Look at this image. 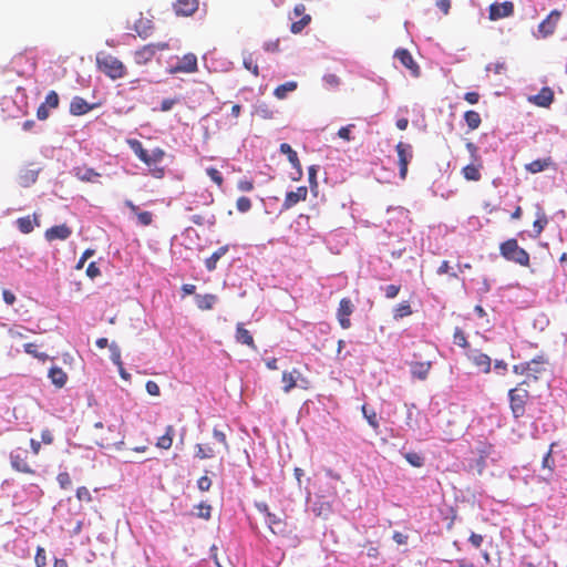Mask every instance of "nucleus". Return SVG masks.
Listing matches in <instances>:
<instances>
[{
	"instance_id": "nucleus-1",
	"label": "nucleus",
	"mask_w": 567,
	"mask_h": 567,
	"mask_svg": "<svg viewBox=\"0 0 567 567\" xmlns=\"http://www.w3.org/2000/svg\"><path fill=\"white\" fill-rule=\"evenodd\" d=\"M97 69L112 80H118L125 76L126 68L117 58L106 53L96 54Z\"/></svg>"
},
{
	"instance_id": "nucleus-2",
	"label": "nucleus",
	"mask_w": 567,
	"mask_h": 567,
	"mask_svg": "<svg viewBox=\"0 0 567 567\" xmlns=\"http://www.w3.org/2000/svg\"><path fill=\"white\" fill-rule=\"evenodd\" d=\"M501 255L508 261L516 262L520 266L529 265L528 252L518 246L516 239H508L499 247Z\"/></svg>"
},
{
	"instance_id": "nucleus-3",
	"label": "nucleus",
	"mask_w": 567,
	"mask_h": 567,
	"mask_svg": "<svg viewBox=\"0 0 567 567\" xmlns=\"http://www.w3.org/2000/svg\"><path fill=\"white\" fill-rule=\"evenodd\" d=\"M511 410L515 419H519L525 413V403L528 398V391L525 389L515 388L508 392Z\"/></svg>"
},
{
	"instance_id": "nucleus-4",
	"label": "nucleus",
	"mask_w": 567,
	"mask_h": 567,
	"mask_svg": "<svg viewBox=\"0 0 567 567\" xmlns=\"http://www.w3.org/2000/svg\"><path fill=\"white\" fill-rule=\"evenodd\" d=\"M560 18V12L554 10L549 13V16L543 20L537 29V33L535 34L537 38H547L551 35L556 29L557 22Z\"/></svg>"
},
{
	"instance_id": "nucleus-5",
	"label": "nucleus",
	"mask_w": 567,
	"mask_h": 567,
	"mask_svg": "<svg viewBox=\"0 0 567 567\" xmlns=\"http://www.w3.org/2000/svg\"><path fill=\"white\" fill-rule=\"evenodd\" d=\"M396 153L399 157L400 177L404 179L408 173V165L412 158V147L410 144L400 142L396 145Z\"/></svg>"
},
{
	"instance_id": "nucleus-6",
	"label": "nucleus",
	"mask_w": 567,
	"mask_h": 567,
	"mask_svg": "<svg viewBox=\"0 0 567 567\" xmlns=\"http://www.w3.org/2000/svg\"><path fill=\"white\" fill-rule=\"evenodd\" d=\"M514 12V4L511 1L495 2L489 6L488 18L496 21L512 16Z\"/></svg>"
},
{
	"instance_id": "nucleus-7",
	"label": "nucleus",
	"mask_w": 567,
	"mask_h": 567,
	"mask_svg": "<svg viewBox=\"0 0 567 567\" xmlns=\"http://www.w3.org/2000/svg\"><path fill=\"white\" fill-rule=\"evenodd\" d=\"M353 303L349 298H343L340 300L339 308L337 311V318L340 326L343 329H348L351 326L350 316L353 312Z\"/></svg>"
},
{
	"instance_id": "nucleus-8",
	"label": "nucleus",
	"mask_w": 567,
	"mask_h": 567,
	"mask_svg": "<svg viewBox=\"0 0 567 567\" xmlns=\"http://www.w3.org/2000/svg\"><path fill=\"white\" fill-rule=\"evenodd\" d=\"M11 466L22 473H33L27 463V451L22 449H16L10 453Z\"/></svg>"
},
{
	"instance_id": "nucleus-9",
	"label": "nucleus",
	"mask_w": 567,
	"mask_h": 567,
	"mask_svg": "<svg viewBox=\"0 0 567 567\" xmlns=\"http://www.w3.org/2000/svg\"><path fill=\"white\" fill-rule=\"evenodd\" d=\"M394 56L408 69L414 78L420 76V66L414 61L411 53L405 49H398Z\"/></svg>"
},
{
	"instance_id": "nucleus-10",
	"label": "nucleus",
	"mask_w": 567,
	"mask_h": 567,
	"mask_svg": "<svg viewBox=\"0 0 567 567\" xmlns=\"http://www.w3.org/2000/svg\"><path fill=\"white\" fill-rule=\"evenodd\" d=\"M197 70V58L193 53L185 54L174 66L175 72L192 73Z\"/></svg>"
},
{
	"instance_id": "nucleus-11",
	"label": "nucleus",
	"mask_w": 567,
	"mask_h": 567,
	"mask_svg": "<svg viewBox=\"0 0 567 567\" xmlns=\"http://www.w3.org/2000/svg\"><path fill=\"white\" fill-rule=\"evenodd\" d=\"M308 189L305 186L298 187L296 190L288 192L284 202V208L289 209L296 204L307 198Z\"/></svg>"
},
{
	"instance_id": "nucleus-12",
	"label": "nucleus",
	"mask_w": 567,
	"mask_h": 567,
	"mask_svg": "<svg viewBox=\"0 0 567 567\" xmlns=\"http://www.w3.org/2000/svg\"><path fill=\"white\" fill-rule=\"evenodd\" d=\"M198 9V0H176L174 10L177 16L189 17Z\"/></svg>"
},
{
	"instance_id": "nucleus-13",
	"label": "nucleus",
	"mask_w": 567,
	"mask_h": 567,
	"mask_svg": "<svg viewBox=\"0 0 567 567\" xmlns=\"http://www.w3.org/2000/svg\"><path fill=\"white\" fill-rule=\"evenodd\" d=\"M73 175L82 181L89 183H99V178L101 175L95 172L93 168L87 166H78L73 168Z\"/></svg>"
},
{
	"instance_id": "nucleus-14",
	"label": "nucleus",
	"mask_w": 567,
	"mask_h": 567,
	"mask_svg": "<svg viewBox=\"0 0 567 567\" xmlns=\"http://www.w3.org/2000/svg\"><path fill=\"white\" fill-rule=\"evenodd\" d=\"M468 359L478 368L487 373L491 371V358L478 351V350H470L467 353Z\"/></svg>"
},
{
	"instance_id": "nucleus-15",
	"label": "nucleus",
	"mask_w": 567,
	"mask_h": 567,
	"mask_svg": "<svg viewBox=\"0 0 567 567\" xmlns=\"http://www.w3.org/2000/svg\"><path fill=\"white\" fill-rule=\"evenodd\" d=\"M72 234V230L66 225H58L49 228L45 231V238L49 241L60 239L65 240L68 239Z\"/></svg>"
},
{
	"instance_id": "nucleus-16",
	"label": "nucleus",
	"mask_w": 567,
	"mask_h": 567,
	"mask_svg": "<svg viewBox=\"0 0 567 567\" xmlns=\"http://www.w3.org/2000/svg\"><path fill=\"white\" fill-rule=\"evenodd\" d=\"M554 100V93L549 87H543L538 94L530 96L529 101L538 106L548 107Z\"/></svg>"
},
{
	"instance_id": "nucleus-17",
	"label": "nucleus",
	"mask_w": 567,
	"mask_h": 567,
	"mask_svg": "<svg viewBox=\"0 0 567 567\" xmlns=\"http://www.w3.org/2000/svg\"><path fill=\"white\" fill-rule=\"evenodd\" d=\"M546 361L543 357H537L527 362V378L538 379V375L545 371Z\"/></svg>"
},
{
	"instance_id": "nucleus-18",
	"label": "nucleus",
	"mask_w": 567,
	"mask_h": 567,
	"mask_svg": "<svg viewBox=\"0 0 567 567\" xmlns=\"http://www.w3.org/2000/svg\"><path fill=\"white\" fill-rule=\"evenodd\" d=\"M432 363L430 361L426 362H411L410 363V372L413 378L419 380H425L431 370Z\"/></svg>"
},
{
	"instance_id": "nucleus-19",
	"label": "nucleus",
	"mask_w": 567,
	"mask_h": 567,
	"mask_svg": "<svg viewBox=\"0 0 567 567\" xmlns=\"http://www.w3.org/2000/svg\"><path fill=\"white\" fill-rule=\"evenodd\" d=\"M280 152L287 155L289 163L292 165L293 168L297 169L298 177H293V179H298L301 176L302 172L297 152H295L292 147L287 143H282L280 145Z\"/></svg>"
},
{
	"instance_id": "nucleus-20",
	"label": "nucleus",
	"mask_w": 567,
	"mask_h": 567,
	"mask_svg": "<svg viewBox=\"0 0 567 567\" xmlns=\"http://www.w3.org/2000/svg\"><path fill=\"white\" fill-rule=\"evenodd\" d=\"M555 166L550 157L535 159L525 165V169L532 174L544 172L545 169Z\"/></svg>"
},
{
	"instance_id": "nucleus-21",
	"label": "nucleus",
	"mask_w": 567,
	"mask_h": 567,
	"mask_svg": "<svg viewBox=\"0 0 567 567\" xmlns=\"http://www.w3.org/2000/svg\"><path fill=\"white\" fill-rule=\"evenodd\" d=\"M92 110V106L82 97L75 96L70 104V112L73 115H83Z\"/></svg>"
},
{
	"instance_id": "nucleus-22",
	"label": "nucleus",
	"mask_w": 567,
	"mask_h": 567,
	"mask_svg": "<svg viewBox=\"0 0 567 567\" xmlns=\"http://www.w3.org/2000/svg\"><path fill=\"white\" fill-rule=\"evenodd\" d=\"M299 379H301V374L298 370H292L291 372L285 371L282 373L285 393H289L295 386H297V382Z\"/></svg>"
},
{
	"instance_id": "nucleus-23",
	"label": "nucleus",
	"mask_w": 567,
	"mask_h": 567,
	"mask_svg": "<svg viewBox=\"0 0 567 567\" xmlns=\"http://www.w3.org/2000/svg\"><path fill=\"white\" fill-rule=\"evenodd\" d=\"M48 377L51 380V382L58 388L64 386L68 381L66 373L59 367H52L49 370Z\"/></svg>"
},
{
	"instance_id": "nucleus-24",
	"label": "nucleus",
	"mask_w": 567,
	"mask_h": 567,
	"mask_svg": "<svg viewBox=\"0 0 567 567\" xmlns=\"http://www.w3.org/2000/svg\"><path fill=\"white\" fill-rule=\"evenodd\" d=\"M482 167V163H470L465 167H463L462 173L465 179L477 182L481 179L480 169Z\"/></svg>"
},
{
	"instance_id": "nucleus-25",
	"label": "nucleus",
	"mask_w": 567,
	"mask_h": 567,
	"mask_svg": "<svg viewBox=\"0 0 567 567\" xmlns=\"http://www.w3.org/2000/svg\"><path fill=\"white\" fill-rule=\"evenodd\" d=\"M196 305L202 310H209L212 309L215 303L217 302V297L212 293L207 295H196L195 296Z\"/></svg>"
},
{
	"instance_id": "nucleus-26",
	"label": "nucleus",
	"mask_w": 567,
	"mask_h": 567,
	"mask_svg": "<svg viewBox=\"0 0 567 567\" xmlns=\"http://www.w3.org/2000/svg\"><path fill=\"white\" fill-rule=\"evenodd\" d=\"M236 341L243 344H247L251 348H255L254 339L250 332L245 329L243 323L237 324L236 329Z\"/></svg>"
},
{
	"instance_id": "nucleus-27",
	"label": "nucleus",
	"mask_w": 567,
	"mask_h": 567,
	"mask_svg": "<svg viewBox=\"0 0 567 567\" xmlns=\"http://www.w3.org/2000/svg\"><path fill=\"white\" fill-rule=\"evenodd\" d=\"M165 156V152L162 148H154L151 152L147 151L146 161H143L148 167L156 166L162 163Z\"/></svg>"
},
{
	"instance_id": "nucleus-28",
	"label": "nucleus",
	"mask_w": 567,
	"mask_h": 567,
	"mask_svg": "<svg viewBox=\"0 0 567 567\" xmlns=\"http://www.w3.org/2000/svg\"><path fill=\"white\" fill-rule=\"evenodd\" d=\"M227 251H228V246L219 247L216 251H214L213 255L205 260V266H206L207 270L208 271L215 270L218 260L224 255H226Z\"/></svg>"
},
{
	"instance_id": "nucleus-29",
	"label": "nucleus",
	"mask_w": 567,
	"mask_h": 567,
	"mask_svg": "<svg viewBox=\"0 0 567 567\" xmlns=\"http://www.w3.org/2000/svg\"><path fill=\"white\" fill-rule=\"evenodd\" d=\"M536 220L533 224V229L535 233V236H539L542 231L544 230L545 226L548 224V218L545 214V212L537 206V213H536Z\"/></svg>"
},
{
	"instance_id": "nucleus-30",
	"label": "nucleus",
	"mask_w": 567,
	"mask_h": 567,
	"mask_svg": "<svg viewBox=\"0 0 567 567\" xmlns=\"http://www.w3.org/2000/svg\"><path fill=\"white\" fill-rule=\"evenodd\" d=\"M154 55L153 47L147 44L135 52V61L137 64H146Z\"/></svg>"
},
{
	"instance_id": "nucleus-31",
	"label": "nucleus",
	"mask_w": 567,
	"mask_h": 567,
	"mask_svg": "<svg viewBox=\"0 0 567 567\" xmlns=\"http://www.w3.org/2000/svg\"><path fill=\"white\" fill-rule=\"evenodd\" d=\"M173 437H174V427L172 425H167L165 430V434L158 437L156 442V446L163 450L171 449L173 444Z\"/></svg>"
},
{
	"instance_id": "nucleus-32",
	"label": "nucleus",
	"mask_w": 567,
	"mask_h": 567,
	"mask_svg": "<svg viewBox=\"0 0 567 567\" xmlns=\"http://www.w3.org/2000/svg\"><path fill=\"white\" fill-rule=\"evenodd\" d=\"M554 446H555V444L553 443L550 445L549 451L546 453V455L544 456L543 462H542L543 470L547 471L546 475L543 476V478L545 481H548L550 478L553 470H554V466H555V462H554V460L551 457V452H553V447Z\"/></svg>"
},
{
	"instance_id": "nucleus-33",
	"label": "nucleus",
	"mask_w": 567,
	"mask_h": 567,
	"mask_svg": "<svg viewBox=\"0 0 567 567\" xmlns=\"http://www.w3.org/2000/svg\"><path fill=\"white\" fill-rule=\"evenodd\" d=\"M134 30L136 31V33L145 39L147 38L150 34H151V30H152V21L148 20V19H143L141 18L134 25Z\"/></svg>"
},
{
	"instance_id": "nucleus-34",
	"label": "nucleus",
	"mask_w": 567,
	"mask_h": 567,
	"mask_svg": "<svg viewBox=\"0 0 567 567\" xmlns=\"http://www.w3.org/2000/svg\"><path fill=\"white\" fill-rule=\"evenodd\" d=\"M297 89V83L293 81L286 82L275 89V96L282 100L287 96L289 92H292Z\"/></svg>"
},
{
	"instance_id": "nucleus-35",
	"label": "nucleus",
	"mask_w": 567,
	"mask_h": 567,
	"mask_svg": "<svg viewBox=\"0 0 567 567\" xmlns=\"http://www.w3.org/2000/svg\"><path fill=\"white\" fill-rule=\"evenodd\" d=\"M464 120L470 130H476L481 125V115L476 111H466Z\"/></svg>"
},
{
	"instance_id": "nucleus-36",
	"label": "nucleus",
	"mask_w": 567,
	"mask_h": 567,
	"mask_svg": "<svg viewBox=\"0 0 567 567\" xmlns=\"http://www.w3.org/2000/svg\"><path fill=\"white\" fill-rule=\"evenodd\" d=\"M130 147L140 161H146L147 151L143 147L142 143L137 140L128 141Z\"/></svg>"
},
{
	"instance_id": "nucleus-37",
	"label": "nucleus",
	"mask_w": 567,
	"mask_h": 567,
	"mask_svg": "<svg viewBox=\"0 0 567 567\" xmlns=\"http://www.w3.org/2000/svg\"><path fill=\"white\" fill-rule=\"evenodd\" d=\"M17 224H18V228L20 229V231H22L23 234H29L33 230L34 228V220L31 219L29 216L28 217H22V218H19L17 220Z\"/></svg>"
},
{
	"instance_id": "nucleus-38",
	"label": "nucleus",
	"mask_w": 567,
	"mask_h": 567,
	"mask_svg": "<svg viewBox=\"0 0 567 567\" xmlns=\"http://www.w3.org/2000/svg\"><path fill=\"white\" fill-rule=\"evenodd\" d=\"M196 457L205 460V458H212L215 456V451L213 447L208 445L197 444L196 445Z\"/></svg>"
},
{
	"instance_id": "nucleus-39",
	"label": "nucleus",
	"mask_w": 567,
	"mask_h": 567,
	"mask_svg": "<svg viewBox=\"0 0 567 567\" xmlns=\"http://www.w3.org/2000/svg\"><path fill=\"white\" fill-rule=\"evenodd\" d=\"M38 178V172L34 169H29L24 174L20 175V184L23 187H28L33 184Z\"/></svg>"
},
{
	"instance_id": "nucleus-40",
	"label": "nucleus",
	"mask_w": 567,
	"mask_h": 567,
	"mask_svg": "<svg viewBox=\"0 0 567 567\" xmlns=\"http://www.w3.org/2000/svg\"><path fill=\"white\" fill-rule=\"evenodd\" d=\"M412 313L411 306L404 301L396 306L394 309V319H401Z\"/></svg>"
},
{
	"instance_id": "nucleus-41",
	"label": "nucleus",
	"mask_w": 567,
	"mask_h": 567,
	"mask_svg": "<svg viewBox=\"0 0 567 567\" xmlns=\"http://www.w3.org/2000/svg\"><path fill=\"white\" fill-rule=\"evenodd\" d=\"M362 413L368 423L377 430L379 427V421L374 411H369L367 405L362 406Z\"/></svg>"
},
{
	"instance_id": "nucleus-42",
	"label": "nucleus",
	"mask_w": 567,
	"mask_h": 567,
	"mask_svg": "<svg viewBox=\"0 0 567 567\" xmlns=\"http://www.w3.org/2000/svg\"><path fill=\"white\" fill-rule=\"evenodd\" d=\"M311 511L317 515H327L330 512V505L328 502H316L311 506Z\"/></svg>"
},
{
	"instance_id": "nucleus-43",
	"label": "nucleus",
	"mask_w": 567,
	"mask_h": 567,
	"mask_svg": "<svg viewBox=\"0 0 567 567\" xmlns=\"http://www.w3.org/2000/svg\"><path fill=\"white\" fill-rule=\"evenodd\" d=\"M311 18L308 14H305L299 21H296L291 24L290 30L292 33H300L303 28L310 22Z\"/></svg>"
},
{
	"instance_id": "nucleus-44",
	"label": "nucleus",
	"mask_w": 567,
	"mask_h": 567,
	"mask_svg": "<svg viewBox=\"0 0 567 567\" xmlns=\"http://www.w3.org/2000/svg\"><path fill=\"white\" fill-rule=\"evenodd\" d=\"M404 457L412 466L421 467L424 464V458L415 452L406 453Z\"/></svg>"
},
{
	"instance_id": "nucleus-45",
	"label": "nucleus",
	"mask_w": 567,
	"mask_h": 567,
	"mask_svg": "<svg viewBox=\"0 0 567 567\" xmlns=\"http://www.w3.org/2000/svg\"><path fill=\"white\" fill-rule=\"evenodd\" d=\"M266 522L274 533H277V529H279L281 525V519L270 512H267Z\"/></svg>"
},
{
	"instance_id": "nucleus-46",
	"label": "nucleus",
	"mask_w": 567,
	"mask_h": 567,
	"mask_svg": "<svg viewBox=\"0 0 567 567\" xmlns=\"http://www.w3.org/2000/svg\"><path fill=\"white\" fill-rule=\"evenodd\" d=\"M109 349H110V352H111V357H110L111 361L115 365H121L122 364V360H121V350H120L118 346L115 342H112L109 346Z\"/></svg>"
},
{
	"instance_id": "nucleus-47",
	"label": "nucleus",
	"mask_w": 567,
	"mask_h": 567,
	"mask_svg": "<svg viewBox=\"0 0 567 567\" xmlns=\"http://www.w3.org/2000/svg\"><path fill=\"white\" fill-rule=\"evenodd\" d=\"M466 150L470 153L471 163H482V158L478 154V147L474 143L467 142Z\"/></svg>"
},
{
	"instance_id": "nucleus-48",
	"label": "nucleus",
	"mask_w": 567,
	"mask_h": 567,
	"mask_svg": "<svg viewBox=\"0 0 567 567\" xmlns=\"http://www.w3.org/2000/svg\"><path fill=\"white\" fill-rule=\"evenodd\" d=\"M48 109H55L59 105V95L54 91H50L45 96V101L42 103Z\"/></svg>"
},
{
	"instance_id": "nucleus-49",
	"label": "nucleus",
	"mask_w": 567,
	"mask_h": 567,
	"mask_svg": "<svg viewBox=\"0 0 567 567\" xmlns=\"http://www.w3.org/2000/svg\"><path fill=\"white\" fill-rule=\"evenodd\" d=\"M23 349H24V352L28 353V354H31L33 355L34 358H38L40 360H45L48 359V354L47 353H43V352H38L37 349H35V344L33 343H25L23 346Z\"/></svg>"
},
{
	"instance_id": "nucleus-50",
	"label": "nucleus",
	"mask_w": 567,
	"mask_h": 567,
	"mask_svg": "<svg viewBox=\"0 0 567 567\" xmlns=\"http://www.w3.org/2000/svg\"><path fill=\"white\" fill-rule=\"evenodd\" d=\"M453 340H454L455 344H457V346H460L462 348L468 347V342L466 340V337H465L464 332L460 328L455 329L454 336H453Z\"/></svg>"
},
{
	"instance_id": "nucleus-51",
	"label": "nucleus",
	"mask_w": 567,
	"mask_h": 567,
	"mask_svg": "<svg viewBox=\"0 0 567 567\" xmlns=\"http://www.w3.org/2000/svg\"><path fill=\"white\" fill-rule=\"evenodd\" d=\"M236 207L240 213H246L251 208V202L248 197L241 196L237 199Z\"/></svg>"
},
{
	"instance_id": "nucleus-52",
	"label": "nucleus",
	"mask_w": 567,
	"mask_h": 567,
	"mask_svg": "<svg viewBox=\"0 0 567 567\" xmlns=\"http://www.w3.org/2000/svg\"><path fill=\"white\" fill-rule=\"evenodd\" d=\"M354 127L353 124H349L347 126H343L341 127L339 131H338V136L342 140H346L348 142H350L351 140H353V136L351 135V132H352V128Z\"/></svg>"
},
{
	"instance_id": "nucleus-53",
	"label": "nucleus",
	"mask_w": 567,
	"mask_h": 567,
	"mask_svg": "<svg viewBox=\"0 0 567 567\" xmlns=\"http://www.w3.org/2000/svg\"><path fill=\"white\" fill-rule=\"evenodd\" d=\"M206 173L214 183L219 186L223 184V176L217 168L209 167L206 169Z\"/></svg>"
},
{
	"instance_id": "nucleus-54",
	"label": "nucleus",
	"mask_w": 567,
	"mask_h": 567,
	"mask_svg": "<svg viewBox=\"0 0 567 567\" xmlns=\"http://www.w3.org/2000/svg\"><path fill=\"white\" fill-rule=\"evenodd\" d=\"M137 220L143 226H148L152 223L153 215L150 212H137Z\"/></svg>"
},
{
	"instance_id": "nucleus-55",
	"label": "nucleus",
	"mask_w": 567,
	"mask_h": 567,
	"mask_svg": "<svg viewBox=\"0 0 567 567\" xmlns=\"http://www.w3.org/2000/svg\"><path fill=\"white\" fill-rule=\"evenodd\" d=\"M383 291H384V295L386 298L393 299L398 296V293L400 291V286L388 285L386 287L383 288Z\"/></svg>"
},
{
	"instance_id": "nucleus-56",
	"label": "nucleus",
	"mask_w": 567,
	"mask_h": 567,
	"mask_svg": "<svg viewBox=\"0 0 567 567\" xmlns=\"http://www.w3.org/2000/svg\"><path fill=\"white\" fill-rule=\"evenodd\" d=\"M244 66L245 69L251 71L255 75H258V65L254 62L251 55L244 58Z\"/></svg>"
},
{
	"instance_id": "nucleus-57",
	"label": "nucleus",
	"mask_w": 567,
	"mask_h": 567,
	"mask_svg": "<svg viewBox=\"0 0 567 567\" xmlns=\"http://www.w3.org/2000/svg\"><path fill=\"white\" fill-rule=\"evenodd\" d=\"M323 83L327 85V86H330V87H336L339 85L340 83V80L337 75L334 74H326L323 78Z\"/></svg>"
},
{
	"instance_id": "nucleus-58",
	"label": "nucleus",
	"mask_w": 567,
	"mask_h": 567,
	"mask_svg": "<svg viewBox=\"0 0 567 567\" xmlns=\"http://www.w3.org/2000/svg\"><path fill=\"white\" fill-rule=\"evenodd\" d=\"M56 480L62 488H68L71 486V477L66 472L60 473Z\"/></svg>"
},
{
	"instance_id": "nucleus-59",
	"label": "nucleus",
	"mask_w": 567,
	"mask_h": 567,
	"mask_svg": "<svg viewBox=\"0 0 567 567\" xmlns=\"http://www.w3.org/2000/svg\"><path fill=\"white\" fill-rule=\"evenodd\" d=\"M212 486V480L208 477V476H202L198 481H197V487L203 491V492H206Z\"/></svg>"
},
{
	"instance_id": "nucleus-60",
	"label": "nucleus",
	"mask_w": 567,
	"mask_h": 567,
	"mask_svg": "<svg viewBox=\"0 0 567 567\" xmlns=\"http://www.w3.org/2000/svg\"><path fill=\"white\" fill-rule=\"evenodd\" d=\"M178 102L177 99H165L161 102L159 110L162 112H167L173 109V106Z\"/></svg>"
},
{
	"instance_id": "nucleus-61",
	"label": "nucleus",
	"mask_w": 567,
	"mask_h": 567,
	"mask_svg": "<svg viewBox=\"0 0 567 567\" xmlns=\"http://www.w3.org/2000/svg\"><path fill=\"white\" fill-rule=\"evenodd\" d=\"M93 255H94V250H92V249H86V250L82 254L81 258L79 259V261H78V264H76L75 268H76V269H82V268L84 267L85 261H86L89 258H91Z\"/></svg>"
},
{
	"instance_id": "nucleus-62",
	"label": "nucleus",
	"mask_w": 567,
	"mask_h": 567,
	"mask_svg": "<svg viewBox=\"0 0 567 567\" xmlns=\"http://www.w3.org/2000/svg\"><path fill=\"white\" fill-rule=\"evenodd\" d=\"M213 435L219 443L224 445L225 450L228 451V444L225 433L215 427L213 431Z\"/></svg>"
},
{
	"instance_id": "nucleus-63",
	"label": "nucleus",
	"mask_w": 567,
	"mask_h": 567,
	"mask_svg": "<svg viewBox=\"0 0 567 567\" xmlns=\"http://www.w3.org/2000/svg\"><path fill=\"white\" fill-rule=\"evenodd\" d=\"M76 497L80 499V501H91V494H90V491L82 486V487H79L78 491H76Z\"/></svg>"
},
{
	"instance_id": "nucleus-64",
	"label": "nucleus",
	"mask_w": 567,
	"mask_h": 567,
	"mask_svg": "<svg viewBox=\"0 0 567 567\" xmlns=\"http://www.w3.org/2000/svg\"><path fill=\"white\" fill-rule=\"evenodd\" d=\"M101 271H100V268L96 266L95 262H91L87 268H86V275L91 278V279H94L95 277L100 276Z\"/></svg>"
}]
</instances>
